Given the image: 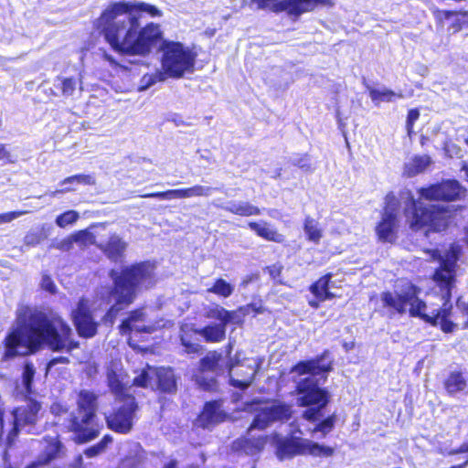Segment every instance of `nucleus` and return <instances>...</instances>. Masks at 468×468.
Returning a JSON list of instances; mask_svg holds the SVG:
<instances>
[{
    "label": "nucleus",
    "instance_id": "4468645a",
    "mask_svg": "<svg viewBox=\"0 0 468 468\" xmlns=\"http://www.w3.org/2000/svg\"><path fill=\"white\" fill-rule=\"evenodd\" d=\"M306 439L301 437H282L278 432L271 433L270 443L275 445V454L280 461L304 455Z\"/></svg>",
    "mask_w": 468,
    "mask_h": 468
},
{
    "label": "nucleus",
    "instance_id": "13d9d810",
    "mask_svg": "<svg viewBox=\"0 0 468 468\" xmlns=\"http://www.w3.org/2000/svg\"><path fill=\"white\" fill-rule=\"evenodd\" d=\"M50 412L55 417H60L68 414L69 407L60 401H54L50 405Z\"/></svg>",
    "mask_w": 468,
    "mask_h": 468
},
{
    "label": "nucleus",
    "instance_id": "58836bf2",
    "mask_svg": "<svg viewBox=\"0 0 468 468\" xmlns=\"http://www.w3.org/2000/svg\"><path fill=\"white\" fill-rule=\"evenodd\" d=\"M368 95L372 101L375 103L379 102H390L395 101L397 98H402V93H396L392 90L389 89H384L382 90H379L378 89H375L373 87L367 88Z\"/></svg>",
    "mask_w": 468,
    "mask_h": 468
},
{
    "label": "nucleus",
    "instance_id": "09e8293b",
    "mask_svg": "<svg viewBox=\"0 0 468 468\" xmlns=\"http://www.w3.org/2000/svg\"><path fill=\"white\" fill-rule=\"evenodd\" d=\"M79 218V213L75 210H67L56 218V224L60 228L75 223Z\"/></svg>",
    "mask_w": 468,
    "mask_h": 468
},
{
    "label": "nucleus",
    "instance_id": "338daca9",
    "mask_svg": "<svg viewBox=\"0 0 468 468\" xmlns=\"http://www.w3.org/2000/svg\"><path fill=\"white\" fill-rule=\"evenodd\" d=\"M460 310L462 312V314L463 315L466 316V320L464 321V323L462 325V328L463 329H468V303H463L461 305H460Z\"/></svg>",
    "mask_w": 468,
    "mask_h": 468
},
{
    "label": "nucleus",
    "instance_id": "393cba45",
    "mask_svg": "<svg viewBox=\"0 0 468 468\" xmlns=\"http://www.w3.org/2000/svg\"><path fill=\"white\" fill-rule=\"evenodd\" d=\"M98 247L110 261L118 262L123 258L127 245L117 235H112L105 244Z\"/></svg>",
    "mask_w": 468,
    "mask_h": 468
},
{
    "label": "nucleus",
    "instance_id": "a878e982",
    "mask_svg": "<svg viewBox=\"0 0 468 468\" xmlns=\"http://www.w3.org/2000/svg\"><path fill=\"white\" fill-rule=\"evenodd\" d=\"M332 278V272L324 274L309 286V291L315 298H319L320 300L334 299L335 293L330 291V282Z\"/></svg>",
    "mask_w": 468,
    "mask_h": 468
},
{
    "label": "nucleus",
    "instance_id": "c9c22d12",
    "mask_svg": "<svg viewBox=\"0 0 468 468\" xmlns=\"http://www.w3.org/2000/svg\"><path fill=\"white\" fill-rule=\"evenodd\" d=\"M272 424L267 407L261 408L254 415L250 426L249 431L253 430L264 431Z\"/></svg>",
    "mask_w": 468,
    "mask_h": 468
},
{
    "label": "nucleus",
    "instance_id": "0eeeda50",
    "mask_svg": "<svg viewBox=\"0 0 468 468\" xmlns=\"http://www.w3.org/2000/svg\"><path fill=\"white\" fill-rule=\"evenodd\" d=\"M17 321L23 329L27 354H36L45 346L49 317L26 306L17 314Z\"/></svg>",
    "mask_w": 468,
    "mask_h": 468
},
{
    "label": "nucleus",
    "instance_id": "6ab92c4d",
    "mask_svg": "<svg viewBox=\"0 0 468 468\" xmlns=\"http://www.w3.org/2000/svg\"><path fill=\"white\" fill-rule=\"evenodd\" d=\"M331 0H282L276 10H282L288 16L298 17L314 11L318 6L331 5Z\"/></svg>",
    "mask_w": 468,
    "mask_h": 468
},
{
    "label": "nucleus",
    "instance_id": "79ce46f5",
    "mask_svg": "<svg viewBox=\"0 0 468 468\" xmlns=\"http://www.w3.org/2000/svg\"><path fill=\"white\" fill-rule=\"evenodd\" d=\"M233 286L222 278H218L212 286L207 289V292L214 293L218 296L228 298L233 293Z\"/></svg>",
    "mask_w": 468,
    "mask_h": 468
},
{
    "label": "nucleus",
    "instance_id": "ddd939ff",
    "mask_svg": "<svg viewBox=\"0 0 468 468\" xmlns=\"http://www.w3.org/2000/svg\"><path fill=\"white\" fill-rule=\"evenodd\" d=\"M271 441L270 434L253 435L246 430L245 433L235 439L230 445L233 452L249 456L260 455Z\"/></svg>",
    "mask_w": 468,
    "mask_h": 468
},
{
    "label": "nucleus",
    "instance_id": "f03ea898",
    "mask_svg": "<svg viewBox=\"0 0 468 468\" xmlns=\"http://www.w3.org/2000/svg\"><path fill=\"white\" fill-rule=\"evenodd\" d=\"M431 279L442 301L440 308L426 313L427 304L419 297L421 290L411 282H407L400 292H382L380 298L383 307L402 315L406 314L409 306L408 312L411 317H418L431 326H439L444 334L452 333L457 328V324L451 320L452 299L457 284V270L438 265Z\"/></svg>",
    "mask_w": 468,
    "mask_h": 468
},
{
    "label": "nucleus",
    "instance_id": "0e129e2a",
    "mask_svg": "<svg viewBox=\"0 0 468 468\" xmlns=\"http://www.w3.org/2000/svg\"><path fill=\"white\" fill-rule=\"evenodd\" d=\"M262 403V400L261 399H253L250 401H246L244 403V410L249 412H253L255 410L254 406L260 405Z\"/></svg>",
    "mask_w": 468,
    "mask_h": 468
},
{
    "label": "nucleus",
    "instance_id": "9d476101",
    "mask_svg": "<svg viewBox=\"0 0 468 468\" xmlns=\"http://www.w3.org/2000/svg\"><path fill=\"white\" fill-rule=\"evenodd\" d=\"M45 346L54 352L70 353L80 347V342L73 338L71 327L62 318L49 317Z\"/></svg>",
    "mask_w": 468,
    "mask_h": 468
},
{
    "label": "nucleus",
    "instance_id": "de8ad7c7",
    "mask_svg": "<svg viewBox=\"0 0 468 468\" xmlns=\"http://www.w3.org/2000/svg\"><path fill=\"white\" fill-rule=\"evenodd\" d=\"M21 429H23V427L20 426L13 419L12 427L8 431L7 435L5 437V452H8L10 449H12L15 446V444H16V441L18 439V436H19Z\"/></svg>",
    "mask_w": 468,
    "mask_h": 468
},
{
    "label": "nucleus",
    "instance_id": "f257e3e1",
    "mask_svg": "<svg viewBox=\"0 0 468 468\" xmlns=\"http://www.w3.org/2000/svg\"><path fill=\"white\" fill-rule=\"evenodd\" d=\"M143 13L151 17L163 15L157 6L145 2L114 1L101 12L93 27L120 56L145 58L158 47L162 73L167 78L177 80L192 73L197 52L180 41L164 39L161 25L153 21L143 24Z\"/></svg>",
    "mask_w": 468,
    "mask_h": 468
},
{
    "label": "nucleus",
    "instance_id": "2f4dec72",
    "mask_svg": "<svg viewBox=\"0 0 468 468\" xmlns=\"http://www.w3.org/2000/svg\"><path fill=\"white\" fill-rule=\"evenodd\" d=\"M303 228L306 236V239L314 244H319L323 238V230L319 228L318 222L307 216L303 219Z\"/></svg>",
    "mask_w": 468,
    "mask_h": 468
},
{
    "label": "nucleus",
    "instance_id": "774afa93",
    "mask_svg": "<svg viewBox=\"0 0 468 468\" xmlns=\"http://www.w3.org/2000/svg\"><path fill=\"white\" fill-rule=\"evenodd\" d=\"M468 452V441L462 443L458 448L450 451L449 454Z\"/></svg>",
    "mask_w": 468,
    "mask_h": 468
},
{
    "label": "nucleus",
    "instance_id": "dca6fc26",
    "mask_svg": "<svg viewBox=\"0 0 468 468\" xmlns=\"http://www.w3.org/2000/svg\"><path fill=\"white\" fill-rule=\"evenodd\" d=\"M223 399H217L205 402L197 416L199 426L208 429L229 419V414L223 410Z\"/></svg>",
    "mask_w": 468,
    "mask_h": 468
},
{
    "label": "nucleus",
    "instance_id": "20e7f679",
    "mask_svg": "<svg viewBox=\"0 0 468 468\" xmlns=\"http://www.w3.org/2000/svg\"><path fill=\"white\" fill-rule=\"evenodd\" d=\"M295 393L297 405L306 408L302 412V418L310 423H315L311 433H320L322 437L327 436L335 429L337 421L335 413L329 414L321 420L324 410L330 402L329 392L320 388L317 380L306 377L298 381Z\"/></svg>",
    "mask_w": 468,
    "mask_h": 468
},
{
    "label": "nucleus",
    "instance_id": "052dcab7",
    "mask_svg": "<svg viewBox=\"0 0 468 468\" xmlns=\"http://www.w3.org/2000/svg\"><path fill=\"white\" fill-rule=\"evenodd\" d=\"M41 286L45 291L50 293H55L57 292L56 284L54 283L51 277L48 275H44L42 277Z\"/></svg>",
    "mask_w": 468,
    "mask_h": 468
},
{
    "label": "nucleus",
    "instance_id": "4d7b16f0",
    "mask_svg": "<svg viewBox=\"0 0 468 468\" xmlns=\"http://www.w3.org/2000/svg\"><path fill=\"white\" fill-rule=\"evenodd\" d=\"M468 26V16H453L452 22L451 23L449 29L452 31V33L460 32L464 27Z\"/></svg>",
    "mask_w": 468,
    "mask_h": 468
},
{
    "label": "nucleus",
    "instance_id": "603ef678",
    "mask_svg": "<svg viewBox=\"0 0 468 468\" xmlns=\"http://www.w3.org/2000/svg\"><path fill=\"white\" fill-rule=\"evenodd\" d=\"M251 374L246 379L230 378L229 380V385L240 390H246L252 384L255 378L256 370L251 368Z\"/></svg>",
    "mask_w": 468,
    "mask_h": 468
},
{
    "label": "nucleus",
    "instance_id": "b1692460",
    "mask_svg": "<svg viewBox=\"0 0 468 468\" xmlns=\"http://www.w3.org/2000/svg\"><path fill=\"white\" fill-rule=\"evenodd\" d=\"M145 318L144 307L135 308L128 313V315L119 324V332L122 335H127V344L133 350H139V346L133 342L132 332L133 331V324L144 321Z\"/></svg>",
    "mask_w": 468,
    "mask_h": 468
},
{
    "label": "nucleus",
    "instance_id": "aec40b11",
    "mask_svg": "<svg viewBox=\"0 0 468 468\" xmlns=\"http://www.w3.org/2000/svg\"><path fill=\"white\" fill-rule=\"evenodd\" d=\"M155 383L152 390L164 395H174L177 391V377L171 367L154 368Z\"/></svg>",
    "mask_w": 468,
    "mask_h": 468
},
{
    "label": "nucleus",
    "instance_id": "ea45409f",
    "mask_svg": "<svg viewBox=\"0 0 468 468\" xmlns=\"http://www.w3.org/2000/svg\"><path fill=\"white\" fill-rule=\"evenodd\" d=\"M431 163V159L429 155H415L407 165V173L409 176L420 174L425 171Z\"/></svg>",
    "mask_w": 468,
    "mask_h": 468
},
{
    "label": "nucleus",
    "instance_id": "2eb2a0df",
    "mask_svg": "<svg viewBox=\"0 0 468 468\" xmlns=\"http://www.w3.org/2000/svg\"><path fill=\"white\" fill-rule=\"evenodd\" d=\"M41 403L35 399H29L26 405L16 407L12 410L13 419L23 428H27L28 433L37 434L39 431L36 428L39 420Z\"/></svg>",
    "mask_w": 468,
    "mask_h": 468
},
{
    "label": "nucleus",
    "instance_id": "49530a36",
    "mask_svg": "<svg viewBox=\"0 0 468 468\" xmlns=\"http://www.w3.org/2000/svg\"><path fill=\"white\" fill-rule=\"evenodd\" d=\"M180 342L186 354H199L203 351V346L198 343L192 342L191 335L186 332L181 335Z\"/></svg>",
    "mask_w": 468,
    "mask_h": 468
},
{
    "label": "nucleus",
    "instance_id": "680f3d73",
    "mask_svg": "<svg viewBox=\"0 0 468 468\" xmlns=\"http://www.w3.org/2000/svg\"><path fill=\"white\" fill-rule=\"evenodd\" d=\"M282 269V265L276 263L267 266L265 270L271 278L276 279L281 276Z\"/></svg>",
    "mask_w": 468,
    "mask_h": 468
},
{
    "label": "nucleus",
    "instance_id": "bb28decb",
    "mask_svg": "<svg viewBox=\"0 0 468 468\" xmlns=\"http://www.w3.org/2000/svg\"><path fill=\"white\" fill-rule=\"evenodd\" d=\"M226 325L208 324L202 328L193 329L194 334L199 335L207 343H219L226 338Z\"/></svg>",
    "mask_w": 468,
    "mask_h": 468
},
{
    "label": "nucleus",
    "instance_id": "5fc2aeb1",
    "mask_svg": "<svg viewBox=\"0 0 468 468\" xmlns=\"http://www.w3.org/2000/svg\"><path fill=\"white\" fill-rule=\"evenodd\" d=\"M420 118V111L418 108L409 110L406 120V130L409 136L414 133V124Z\"/></svg>",
    "mask_w": 468,
    "mask_h": 468
},
{
    "label": "nucleus",
    "instance_id": "6e6552de",
    "mask_svg": "<svg viewBox=\"0 0 468 468\" xmlns=\"http://www.w3.org/2000/svg\"><path fill=\"white\" fill-rule=\"evenodd\" d=\"M120 403L105 416V422L111 431L119 434L129 433L133 426V419L139 409L135 397L115 400Z\"/></svg>",
    "mask_w": 468,
    "mask_h": 468
},
{
    "label": "nucleus",
    "instance_id": "a211bd4d",
    "mask_svg": "<svg viewBox=\"0 0 468 468\" xmlns=\"http://www.w3.org/2000/svg\"><path fill=\"white\" fill-rule=\"evenodd\" d=\"M212 187L195 185L191 187L169 189L160 192H152L139 195L142 198L156 197L159 199L188 198L192 197H207L211 194Z\"/></svg>",
    "mask_w": 468,
    "mask_h": 468
},
{
    "label": "nucleus",
    "instance_id": "a19ab883",
    "mask_svg": "<svg viewBox=\"0 0 468 468\" xmlns=\"http://www.w3.org/2000/svg\"><path fill=\"white\" fill-rule=\"evenodd\" d=\"M329 354L328 350H324L320 356L311 358L313 363L311 375L312 376H320L324 374H327L333 370V361H328L325 364H322L321 361L324 358L325 356Z\"/></svg>",
    "mask_w": 468,
    "mask_h": 468
},
{
    "label": "nucleus",
    "instance_id": "c03bdc74",
    "mask_svg": "<svg viewBox=\"0 0 468 468\" xmlns=\"http://www.w3.org/2000/svg\"><path fill=\"white\" fill-rule=\"evenodd\" d=\"M36 370L31 362H26L23 367L22 381L25 391L27 394H31L33 391V381L35 378Z\"/></svg>",
    "mask_w": 468,
    "mask_h": 468
},
{
    "label": "nucleus",
    "instance_id": "f704fd0d",
    "mask_svg": "<svg viewBox=\"0 0 468 468\" xmlns=\"http://www.w3.org/2000/svg\"><path fill=\"white\" fill-rule=\"evenodd\" d=\"M433 18L435 20L436 25L443 26L444 23L448 20H451L453 18V16H468V10H446V9H440L436 6H432L430 8Z\"/></svg>",
    "mask_w": 468,
    "mask_h": 468
},
{
    "label": "nucleus",
    "instance_id": "864d4df0",
    "mask_svg": "<svg viewBox=\"0 0 468 468\" xmlns=\"http://www.w3.org/2000/svg\"><path fill=\"white\" fill-rule=\"evenodd\" d=\"M312 365L311 359L301 360L292 367L291 373H295L297 376L311 375Z\"/></svg>",
    "mask_w": 468,
    "mask_h": 468
},
{
    "label": "nucleus",
    "instance_id": "e433bc0d",
    "mask_svg": "<svg viewBox=\"0 0 468 468\" xmlns=\"http://www.w3.org/2000/svg\"><path fill=\"white\" fill-rule=\"evenodd\" d=\"M335 453V449L331 446L319 444L310 440L305 441L304 455H311L313 457H331Z\"/></svg>",
    "mask_w": 468,
    "mask_h": 468
},
{
    "label": "nucleus",
    "instance_id": "412c9836",
    "mask_svg": "<svg viewBox=\"0 0 468 468\" xmlns=\"http://www.w3.org/2000/svg\"><path fill=\"white\" fill-rule=\"evenodd\" d=\"M3 346L5 347L2 361H9L18 356H28L27 350L20 352L19 347L25 346V336L23 329H12L4 338Z\"/></svg>",
    "mask_w": 468,
    "mask_h": 468
},
{
    "label": "nucleus",
    "instance_id": "3c124183",
    "mask_svg": "<svg viewBox=\"0 0 468 468\" xmlns=\"http://www.w3.org/2000/svg\"><path fill=\"white\" fill-rule=\"evenodd\" d=\"M282 0H251L258 9L268 10L275 14L282 13V10H276V6Z\"/></svg>",
    "mask_w": 468,
    "mask_h": 468
},
{
    "label": "nucleus",
    "instance_id": "c756f323",
    "mask_svg": "<svg viewBox=\"0 0 468 468\" xmlns=\"http://www.w3.org/2000/svg\"><path fill=\"white\" fill-rule=\"evenodd\" d=\"M467 387V381L461 371H452L443 380V388L446 392L452 396L463 392Z\"/></svg>",
    "mask_w": 468,
    "mask_h": 468
},
{
    "label": "nucleus",
    "instance_id": "c85d7f7f",
    "mask_svg": "<svg viewBox=\"0 0 468 468\" xmlns=\"http://www.w3.org/2000/svg\"><path fill=\"white\" fill-rule=\"evenodd\" d=\"M205 316L208 319L218 320L219 323L218 324L228 325L230 323H235L238 324H242V320H237V311L236 310H227L222 306L216 305L215 307H211L207 310Z\"/></svg>",
    "mask_w": 468,
    "mask_h": 468
},
{
    "label": "nucleus",
    "instance_id": "bf43d9fd",
    "mask_svg": "<svg viewBox=\"0 0 468 468\" xmlns=\"http://www.w3.org/2000/svg\"><path fill=\"white\" fill-rule=\"evenodd\" d=\"M27 213L25 210L9 211L0 214V224L6 223L14 220L15 218L23 216Z\"/></svg>",
    "mask_w": 468,
    "mask_h": 468
},
{
    "label": "nucleus",
    "instance_id": "37998d69",
    "mask_svg": "<svg viewBox=\"0 0 468 468\" xmlns=\"http://www.w3.org/2000/svg\"><path fill=\"white\" fill-rule=\"evenodd\" d=\"M113 441L112 436L105 434L97 443L88 447L84 454L88 458H93L104 452L107 447Z\"/></svg>",
    "mask_w": 468,
    "mask_h": 468
},
{
    "label": "nucleus",
    "instance_id": "4c0bfd02",
    "mask_svg": "<svg viewBox=\"0 0 468 468\" xmlns=\"http://www.w3.org/2000/svg\"><path fill=\"white\" fill-rule=\"evenodd\" d=\"M462 248L460 245L452 243L445 251L444 259L440 266L458 270V261L462 256Z\"/></svg>",
    "mask_w": 468,
    "mask_h": 468
},
{
    "label": "nucleus",
    "instance_id": "1a4fd4ad",
    "mask_svg": "<svg viewBox=\"0 0 468 468\" xmlns=\"http://www.w3.org/2000/svg\"><path fill=\"white\" fill-rule=\"evenodd\" d=\"M45 346L54 352L70 353L80 347V342L73 338L71 327L62 318L49 317Z\"/></svg>",
    "mask_w": 468,
    "mask_h": 468
},
{
    "label": "nucleus",
    "instance_id": "f8f14e48",
    "mask_svg": "<svg viewBox=\"0 0 468 468\" xmlns=\"http://www.w3.org/2000/svg\"><path fill=\"white\" fill-rule=\"evenodd\" d=\"M71 319L78 335L82 338H92L98 333L99 323L94 320L88 300H79L71 313Z\"/></svg>",
    "mask_w": 468,
    "mask_h": 468
},
{
    "label": "nucleus",
    "instance_id": "e2e57ef3",
    "mask_svg": "<svg viewBox=\"0 0 468 468\" xmlns=\"http://www.w3.org/2000/svg\"><path fill=\"white\" fill-rule=\"evenodd\" d=\"M69 360L67 356H57L50 359L47 365V370L57 364H69Z\"/></svg>",
    "mask_w": 468,
    "mask_h": 468
},
{
    "label": "nucleus",
    "instance_id": "f3484780",
    "mask_svg": "<svg viewBox=\"0 0 468 468\" xmlns=\"http://www.w3.org/2000/svg\"><path fill=\"white\" fill-rule=\"evenodd\" d=\"M399 218L393 210H385L378 222L375 232L383 243L393 244L398 239Z\"/></svg>",
    "mask_w": 468,
    "mask_h": 468
},
{
    "label": "nucleus",
    "instance_id": "8fccbe9b",
    "mask_svg": "<svg viewBox=\"0 0 468 468\" xmlns=\"http://www.w3.org/2000/svg\"><path fill=\"white\" fill-rule=\"evenodd\" d=\"M71 183H78L81 185H94L95 180L94 178L90 175H84V174H77L70 176H68L64 178L60 185H66V184H71Z\"/></svg>",
    "mask_w": 468,
    "mask_h": 468
},
{
    "label": "nucleus",
    "instance_id": "5701e85b",
    "mask_svg": "<svg viewBox=\"0 0 468 468\" xmlns=\"http://www.w3.org/2000/svg\"><path fill=\"white\" fill-rule=\"evenodd\" d=\"M247 227L254 232L257 237L265 241L274 243H283L285 241V236L267 221H249Z\"/></svg>",
    "mask_w": 468,
    "mask_h": 468
},
{
    "label": "nucleus",
    "instance_id": "9b49d317",
    "mask_svg": "<svg viewBox=\"0 0 468 468\" xmlns=\"http://www.w3.org/2000/svg\"><path fill=\"white\" fill-rule=\"evenodd\" d=\"M419 193L420 197L429 201L452 202L461 199L465 189L456 179H445L421 187Z\"/></svg>",
    "mask_w": 468,
    "mask_h": 468
},
{
    "label": "nucleus",
    "instance_id": "7ed1b4c3",
    "mask_svg": "<svg viewBox=\"0 0 468 468\" xmlns=\"http://www.w3.org/2000/svg\"><path fill=\"white\" fill-rule=\"evenodd\" d=\"M155 266L149 261L134 262L122 267L119 271L111 270V286L105 297L107 303H113L109 307L101 321L112 324L117 315L134 303L141 288L148 289L155 283Z\"/></svg>",
    "mask_w": 468,
    "mask_h": 468
},
{
    "label": "nucleus",
    "instance_id": "cd10ccee",
    "mask_svg": "<svg viewBox=\"0 0 468 468\" xmlns=\"http://www.w3.org/2000/svg\"><path fill=\"white\" fill-rule=\"evenodd\" d=\"M107 386L115 400L134 397V395L129 392V388L122 381L119 375L114 370H111L107 373Z\"/></svg>",
    "mask_w": 468,
    "mask_h": 468
},
{
    "label": "nucleus",
    "instance_id": "473e14b6",
    "mask_svg": "<svg viewBox=\"0 0 468 468\" xmlns=\"http://www.w3.org/2000/svg\"><path fill=\"white\" fill-rule=\"evenodd\" d=\"M225 210L230 214L240 217H251L261 215V209L249 202L231 203L225 207Z\"/></svg>",
    "mask_w": 468,
    "mask_h": 468
},
{
    "label": "nucleus",
    "instance_id": "7c9ffc66",
    "mask_svg": "<svg viewBox=\"0 0 468 468\" xmlns=\"http://www.w3.org/2000/svg\"><path fill=\"white\" fill-rule=\"evenodd\" d=\"M272 423L276 421H287L292 416V406L286 402H276L267 407Z\"/></svg>",
    "mask_w": 468,
    "mask_h": 468
},
{
    "label": "nucleus",
    "instance_id": "4be33fe9",
    "mask_svg": "<svg viewBox=\"0 0 468 468\" xmlns=\"http://www.w3.org/2000/svg\"><path fill=\"white\" fill-rule=\"evenodd\" d=\"M38 441L43 445V448L37 456L40 463L48 465L63 455L65 447L58 436L52 437L47 435Z\"/></svg>",
    "mask_w": 468,
    "mask_h": 468
},
{
    "label": "nucleus",
    "instance_id": "72a5a7b5",
    "mask_svg": "<svg viewBox=\"0 0 468 468\" xmlns=\"http://www.w3.org/2000/svg\"><path fill=\"white\" fill-rule=\"evenodd\" d=\"M222 360V353L217 350L209 351L199 360V368L201 371L214 372L219 367V364Z\"/></svg>",
    "mask_w": 468,
    "mask_h": 468
},
{
    "label": "nucleus",
    "instance_id": "6e6d98bb",
    "mask_svg": "<svg viewBox=\"0 0 468 468\" xmlns=\"http://www.w3.org/2000/svg\"><path fill=\"white\" fill-rule=\"evenodd\" d=\"M150 376L147 369H143L138 376L133 378L132 385L134 387L146 388L149 387Z\"/></svg>",
    "mask_w": 468,
    "mask_h": 468
},
{
    "label": "nucleus",
    "instance_id": "39448f33",
    "mask_svg": "<svg viewBox=\"0 0 468 468\" xmlns=\"http://www.w3.org/2000/svg\"><path fill=\"white\" fill-rule=\"evenodd\" d=\"M98 395L92 390L80 389L77 394V414H71L69 419L68 430L76 436L77 443H85L97 438L100 434L98 428L89 425L96 417Z\"/></svg>",
    "mask_w": 468,
    "mask_h": 468
},
{
    "label": "nucleus",
    "instance_id": "423d86ee",
    "mask_svg": "<svg viewBox=\"0 0 468 468\" xmlns=\"http://www.w3.org/2000/svg\"><path fill=\"white\" fill-rule=\"evenodd\" d=\"M409 226L413 231L424 230L425 233L441 232L451 222L452 211L449 207L440 205H424L411 200L405 210Z\"/></svg>",
    "mask_w": 468,
    "mask_h": 468
},
{
    "label": "nucleus",
    "instance_id": "a18cd8bd",
    "mask_svg": "<svg viewBox=\"0 0 468 468\" xmlns=\"http://www.w3.org/2000/svg\"><path fill=\"white\" fill-rule=\"evenodd\" d=\"M60 81L59 89L64 97H70L74 94L77 88V80L74 77H57Z\"/></svg>",
    "mask_w": 468,
    "mask_h": 468
},
{
    "label": "nucleus",
    "instance_id": "69168bd1",
    "mask_svg": "<svg viewBox=\"0 0 468 468\" xmlns=\"http://www.w3.org/2000/svg\"><path fill=\"white\" fill-rule=\"evenodd\" d=\"M0 160H4L5 162H12L10 152L6 149L4 144H0Z\"/></svg>",
    "mask_w": 468,
    "mask_h": 468
}]
</instances>
